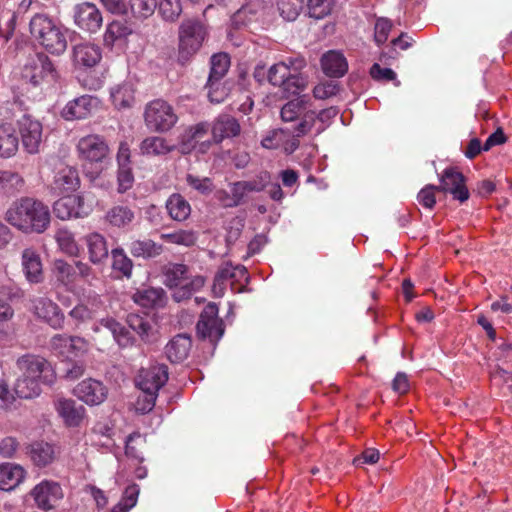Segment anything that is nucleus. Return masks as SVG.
<instances>
[{"label": "nucleus", "instance_id": "nucleus-1", "mask_svg": "<svg viewBox=\"0 0 512 512\" xmlns=\"http://www.w3.org/2000/svg\"><path fill=\"white\" fill-rule=\"evenodd\" d=\"M50 219L49 207L32 197H23L14 202L6 212L7 222L24 233L45 232Z\"/></svg>", "mask_w": 512, "mask_h": 512}, {"label": "nucleus", "instance_id": "nucleus-3", "mask_svg": "<svg viewBox=\"0 0 512 512\" xmlns=\"http://www.w3.org/2000/svg\"><path fill=\"white\" fill-rule=\"evenodd\" d=\"M77 151L83 161L86 177L91 182L98 179L102 163L109 155V147L104 138L95 134L82 137L77 144Z\"/></svg>", "mask_w": 512, "mask_h": 512}, {"label": "nucleus", "instance_id": "nucleus-21", "mask_svg": "<svg viewBox=\"0 0 512 512\" xmlns=\"http://www.w3.org/2000/svg\"><path fill=\"white\" fill-rule=\"evenodd\" d=\"M99 324L108 329L120 349H127L137 345V337L133 335L127 325H123L113 317L99 320Z\"/></svg>", "mask_w": 512, "mask_h": 512}, {"label": "nucleus", "instance_id": "nucleus-58", "mask_svg": "<svg viewBox=\"0 0 512 512\" xmlns=\"http://www.w3.org/2000/svg\"><path fill=\"white\" fill-rule=\"evenodd\" d=\"M392 29V22L387 18L377 19L374 27V39L378 45L385 43Z\"/></svg>", "mask_w": 512, "mask_h": 512}, {"label": "nucleus", "instance_id": "nucleus-16", "mask_svg": "<svg viewBox=\"0 0 512 512\" xmlns=\"http://www.w3.org/2000/svg\"><path fill=\"white\" fill-rule=\"evenodd\" d=\"M33 312L53 329H63L65 315L59 305L47 297L33 300Z\"/></svg>", "mask_w": 512, "mask_h": 512}, {"label": "nucleus", "instance_id": "nucleus-19", "mask_svg": "<svg viewBox=\"0 0 512 512\" xmlns=\"http://www.w3.org/2000/svg\"><path fill=\"white\" fill-rule=\"evenodd\" d=\"M73 392L78 399L92 406L104 402L108 395L106 386L101 381L92 378L78 383Z\"/></svg>", "mask_w": 512, "mask_h": 512}, {"label": "nucleus", "instance_id": "nucleus-10", "mask_svg": "<svg viewBox=\"0 0 512 512\" xmlns=\"http://www.w3.org/2000/svg\"><path fill=\"white\" fill-rule=\"evenodd\" d=\"M22 77L28 80L33 86H38L42 82H52L57 77V71L44 53H37L25 65L22 71Z\"/></svg>", "mask_w": 512, "mask_h": 512}, {"label": "nucleus", "instance_id": "nucleus-34", "mask_svg": "<svg viewBox=\"0 0 512 512\" xmlns=\"http://www.w3.org/2000/svg\"><path fill=\"white\" fill-rule=\"evenodd\" d=\"M28 453L33 464L39 468L50 465L55 459L54 447L42 441L32 443Z\"/></svg>", "mask_w": 512, "mask_h": 512}, {"label": "nucleus", "instance_id": "nucleus-4", "mask_svg": "<svg viewBox=\"0 0 512 512\" xmlns=\"http://www.w3.org/2000/svg\"><path fill=\"white\" fill-rule=\"evenodd\" d=\"M29 26L32 37L51 54L60 55L66 50L65 34L47 15L36 14Z\"/></svg>", "mask_w": 512, "mask_h": 512}, {"label": "nucleus", "instance_id": "nucleus-24", "mask_svg": "<svg viewBox=\"0 0 512 512\" xmlns=\"http://www.w3.org/2000/svg\"><path fill=\"white\" fill-rule=\"evenodd\" d=\"M133 301L148 309H159L166 305L167 296L162 288L149 287L138 289L132 296Z\"/></svg>", "mask_w": 512, "mask_h": 512}, {"label": "nucleus", "instance_id": "nucleus-20", "mask_svg": "<svg viewBox=\"0 0 512 512\" xmlns=\"http://www.w3.org/2000/svg\"><path fill=\"white\" fill-rule=\"evenodd\" d=\"M126 325L133 331L141 342L152 344L157 341V330L151 319L139 314L130 313L126 316Z\"/></svg>", "mask_w": 512, "mask_h": 512}, {"label": "nucleus", "instance_id": "nucleus-50", "mask_svg": "<svg viewBox=\"0 0 512 512\" xmlns=\"http://www.w3.org/2000/svg\"><path fill=\"white\" fill-rule=\"evenodd\" d=\"M131 33V29L122 21L114 20L108 24L104 34V41L108 45H113L114 42L122 37Z\"/></svg>", "mask_w": 512, "mask_h": 512}, {"label": "nucleus", "instance_id": "nucleus-7", "mask_svg": "<svg viewBox=\"0 0 512 512\" xmlns=\"http://www.w3.org/2000/svg\"><path fill=\"white\" fill-rule=\"evenodd\" d=\"M218 306L214 302L208 303L200 313L196 324V334L201 340H209L216 346L225 332V325L218 316Z\"/></svg>", "mask_w": 512, "mask_h": 512}, {"label": "nucleus", "instance_id": "nucleus-39", "mask_svg": "<svg viewBox=\"0 0 512 512\" xmlns=\"http://www.w3.org/2000/svg\"><path fill=\"white\" fill-rule=\"evenodd\" d=\"M166 208L170 217L176 221L186 220L191 213L190 204L181 194H171L166 201Z\"/></svg>", "mask_w": 512, "mask_h": 512}, {"label": "nucleus", "instance_id": "nucleus-14", "mask_svg": "<svg viewBox=\"0 0 512 512\" xmlns=\"http://www.w3.org/2000/svg\"><path fill=\"white\" fill-rule=\"evenodd\" d=\"M17 124L25 151L30 154L38 153L42 143V124L29 115H23Z\"/></svg>", "mask_w": 512, "mask_h": 512}, {"label": "nucleus", "instance_id": "nucleus-27", "mask_svg": "<svg viewBox=\"0 0 512 512\" xmlns=\"http://www.w3.org/2000/svg\"><path fill=\"white\" fill-rule=\"evenodd\" d=\"M56 410L69 427L79 426L85 415L84 406L72 399L58 400Z\"/></svg>", "mask_w": 512, "mask_h": 512}, {"label": "nucleus", "instance_id": "nucleus-55", "mask_svg": "<svg viewBox=\"0 0 512 512\" xmlns=\"http://www.w3.org/2000/svg\"><path fill=\"white\" fill-rule=\"evenodd\" d=\"M24 188V180L17 174L3 171L0 191H20Z\"/></svg>", "mask_w": 512, "mask_h": 512}, {"label": "nucleus", "instance_id": "nucleus-29", "mask_svg": "<svg viewBox=\"0 0 512 512\" xmlns=\"http://www.w3.org/2000/svg\"><path fill=\"white\" fill-rule=\"evenodd\" d=\"M80 188L78 171L73 167L60 169L53 181L52 189L57 192H76Z\"/></svg>", "mask_w": 512, "mask_h": 512}, {"label": "nucleus", "instance_id": "nucleus-2", "mask_svg": "<svg viewBox=\"0 0 512 512\" xmlns=\"http://www.w3.org/2000/svg\"><path fill=\"white\" fill-rule=\"evenodd\" d=\"M169 378L168 367L165 364L155 363L148 368H141L136 377V386L142 391L138 398V405L143 412L153 409L159 390L167 383Z\"/></svg>", "mask_w": 512, "mask_h": 512}, {"label": "nucleus", "instance_id": "nucleus-37", "mask_svg": "<svg viewBox=\"0 0 512 512\" xmlns=\"http://www.w3.org/2000/svg\"><path fill=\"white\" fill-rule=\"evenodd\" d=\"M19 141L10 124L0 125V156L9 158L18 150Z\"/></svg>", "mask_w": 512, "mask_h": 512}, {"label": "nucleus", "instance_id": "nucleus-30", "mask_svg": "<svg viewBox=\"0 0 512 512\" xmlns=\"http://www.w3.org/2000/svg\"><path fill=\"white\" fill-rule=\"evenodd\" d=\"M236 186L241 187L243 192H282L280 184L272 180L267 171H260L256 178L251 181L238 182Z\"/></svg>", "mask_w": 512, "mask_h": 512}, {"label": "nucleus", "instance_id": "nucleus-31", "mask_svg": "<svg viewBox=\"0 0 512 512\" xmlns=\"http://www.w3.org/2000/svg\"><path fill=\"white\" fill-rule=\"evenodd\" d=\"M26 472L22 466L14 463L0 465V489L9 491L17 487L25 478Z\"/></svg>", "mask_w": 512, "mask_h": 512}, {"label": "nucleus", "instance_id": "nucleus-44", "mask_svg": "<svg viewBox=\"0 0 512 512\" xmlns=\"http://www.w3.org/2000/svg\"><path fill=\"white\" fill-rule=\"evenodd\" d=\"M112 269L120 272L122 276L130 278L132 276L133 262L127 256L124 249L117 247L111 251Z\"/></svg>", "mask_w": 512, "mask_h": 512}, {"label": "nucleus", "instance_id": "nucleus-59", "mask_svg": "<svg viewBox=\"0 0 512 512\" xmlns=\"http://www.w3.org/2000/svg\"><path fill=\"white\" fill-rule=\"evenodd\" d=\"M85 371V364L82 360H69L65 363L63 377L66 380H76L80 378Z\"/></svg>", "mask_w": 512, "mask_h": 512}, {"label": "nucleus", "instance_id": "nucleus-62", "mask_svg": "<svg viewBox=\"0 0 512 512\" xmlns=\"http://www.w3.org/2000/svg\"><path fill=\"white\" fill-rule=\"evenodd\" d=\"M186 181L191 189L200 192L211 191L214 189L211 179L207 177L200 178L192 174H187Z\"/></svg>", "mask_w": 512, "mask_h": 512}, {"label": "nucleus", "instance_id": "nucleus-11", "mask_svg": "<svg viewBox=\"0 0 512 512\" xmlns=\"http://www.w3.org/2000/svg\"><path fill=\"white\" fill-rule=\"evenodd\" d=\"M50 344L54 351L67 360L82 358L90 349V343L85 338L67 334L54 335Z\"/></svg>", "mask_w": 512, "mask_h": 512}, {"label": "nucleus", "instance_id": "nucleus-36", "mask_svg": "<svg viewBox=\"0 0 512 512\" xmlns=\"http://www.w3.org/2000/svg\"><path fill=\"white\" fill-rule=\"evenodd\" d=\"M441 192H468L464 175L456 168L448 167L440 178Z\"/></svg>", "mask_w": 512, "mask_h": 512}, {"label": "nucleus", "instance_id": "nucleus-52", "mask_svg": "<svg viewBox=\"0 0 512 512\" xmlns=\"http://www.w3.org/2000/svg\"><path fill=\"white\" fill-rule=\"evenodd\" d=\"M54 272L56 278L62 284L72 283L76 279V268L64 260H55Z\"/></svg>", "mask_w": 512, "mask_h": 512}, {"label": "nucleus", "instance_id": "nucleus-47", "mask_svg": "<svg viewBox=\"0 0 512 512\" xmlns=\"http://www.w3.org/2000/svg\"><path fill=\"white\" fill-rule=\"evenodd\" d=\"M158 13L169 22H174L182 13L180 0H160L158 2Z\"/></svg>", "mask_w": 512, "mask_h": 512}, {"label": "nucleus", "instance_id": "nucleus-15", "mask_svg": "<svg viewBox=\"0 0 512 512\" xmlns=\"http://www.w3.org/2000/svg\"><path fill=\"white\" fill-rule=\"evenodd\" d=\"M21 268L26 281L31 285L44 282L45 274L42 258L33 247H27L21 252Z\"/></svg>", "mask_w": 512, "mask_h": 512}, {"label": "nucleus", "instance_id": "nucleus-54", "mask_svg": "<svg viewBox=\"0 0 512 512\" xmlns=\"http://www.w3.org/2000/svg\"><path fill=\"white\" fill-rule=\"evenodd\" d=\"M203 285L204 279L200 276H197L190 282L185 284L182 283L180 286L176 287L173 298L177 302L189 299L193 292L201 288Z\"/></svg>", "mask_w": 512, "mask_h": 512}, {"label": "nucleus", "instance_id": "nucleus-57", "mask_svg": "<svg viewBox=\"0 0 512 512\" xmlns=\"http://www.w3.org/2000/svg\"><path fill=\"white\" fill-rule=\"evenodd\" d=\"M137 440L145 442V440L142 439V435L140 434V432L135 431L128 435L125 441V454L128 458H133L138 460L139 462H143L144 458L141 455V451L138 449L136 445H134V443Z\"/></svg>", "mask_w": 512, "mask_h": 512}, {"label": "nucleus", "instance_id": "nucleus-22", "mask_svg": "<svg viewBox=\"0 0 512 512\" xmlns=\"http://www.w3.org/2000/svg\"><path fill=\"white\" fill-rule=\"evenodd\" d=\"M249 275L245 266L236 265L227 262L222 265L214 277L213 291L215 294L222 296L225 289V282L229 279L235 281H248Z\"/></svg>", "mask_w": 512, "mask_h": 512}, {"label": "nucleus", "instance_id": "nucleus-26", "mask_svg": "<svg viewBox=\"0 0 512 512\" xmlns=\"http://www.w3.org/2000/svg\"><path fill=\"white\" fill-rule=\"evenodd\" d=\"M240 131L237 119L228 114L219 115L212 125V136L216 143L222 142L225 138L235 137Z\"/></svg>", "mask_w": 512, "mask_h": 512}, {"label": "nucleus", "instance_id": "nucleus-63", "mask_svg": "<svg viewBox=\"0 0 512 512\" xmlns=\"http://www.w3.org/2000/svg\"><path fill=\"white\" fill-rule=\"evenodd\" d=\"M134 182V176L132 174L131 168L129 166L119 167L118 170V183H119V191L125 192L132 188Z\"/></svg>", "mask_w": 512, "mask_h": 512}, {"label": "nucleus", "instance_id": "nucleus-61", "mask_svg": "<svg viewBox=\"0 0 512 512\" xmlns=\"http://www.w3.org/2000/svg\"><path fill=\"white\" fill-rule=\"evenodd\" d=\"M206 88L208 89V98L212 103H222L228 95L227 89L221 85L220 81L213 85L207 82Z\"/></svg>", "mask_w": 512, "mask_h": 512}, {"label": "nucleus", "instance_id": "nucleus-18", "mask_svg": "<svg viewBox=\"0 0 512 512\" xmlns=\"http://www.w3.org/2000/svg\"><path fill=\"white\" fill-rule=\"evenodd\" d=\"M100 101L91 95H82L69 101L62 110L65 120H80L92 115L99 107Z\"/></svg>", "mask_w": 512, "mask_h": 512}, {"label": "nucleus", "instance_id": "nucleus-49", "mask_svg": "<svg viewBox=\"0 0 512 512\" xmlns=\"http://www.w3.org/2000/svg\"><path fill=\"white\" fill-rule=\"evenodd\" d=\"M158 7V0H130V8L134 17L146 19L153 15Z\"/></svg>", "mask_w": 512, "mask_h": 512}, {"label": "nucleus", "instance_id": "nucleus-25", "mask_svg": "<svg viewBox=\"0 0 512 512\" xmlns=\"http://www.w3.org/2000/svg\"><path fill=\"white\" fill-rule=\"evenodd\" d=\"M191 347L188 334H177L165 346V354L171 363H181L188 357Z\"/></svg>", "mask_w": 512, "mask_h": 512}, {"label": "nucleus", "instance_id": "nucleus-9", "mask_svg": "<svg viewBox=\"0 0 512 512\" xmlns=\"http://www.w3.org/2000/svg\"><path fill=\"white\" fill-rule=\"evenodd\" d=\"M144 120L149 129L166 132L176 124L178 118L171 105L162 99H156L146 105Z\"/></svg>", "mask_w": 512, "mask_h": 512}, {"label": "nucleus", "instance_id": "nucleus-42", "mask_svg": "<svg viewBox=\"0 0 512 512\" xmlns=\"http://www.w3.org/2000/svg\"><path fill=\"white\" fill-rule=\"evenodd\" d=\"M210 64L211 67L208 76V83L213 85L217 81H221L228 72L230 67V58L227 53H216L212 55Z\"/></svg>", "mask_w": 512, "mask_h": 512}, {"label": "nucleus", "instance_id": "nucleus-64", "mask_svg": "<svg viewBox=\"0 0 512 512\" xmlns=\"http://www.w3.org/2000/svg\"><path fill=\"white\" fill-rule=\"evenodd\" d=\"M69 316L78 324L85 323L93 318V312L84 304H77L69 312Z\"/></svg>", "mask_w": 512, "mask_h": 512}, {"label": "nucleus", "instance_id": "nucleus-12", "mask_svg": "<svg viewBox=\"0 0 512 512\" xmlns=\"http://www.w3.org/2000/svg\"><path fill=\"white\" fill-rule=\"evenodd\" d=\"M92 210L80 194H64L53 205L55 216L61 220L87 216Z\"/></svg>", "mask_w": 512, "mask_h": 512}, {"label": "nucleus", "instance_id": "nucleus-60", "mask_svg": "<svg viewBox=\"0 0 512 512\" xmlns=\"http://www.w3.org/2000/svg\"><path fill=\"white\" fill-rule=\"evenodd\" d=\"M339 91V85L334 81H328L314 87L313 95L317 99H327L335 96Z\"/></svg>", "mask_w": 512, "mask_h": 512}, {"label": "nucleus", "instance_id": "nucleus-38", "mask_svg": "<svg viewBox=\"0 0 512 512\" xmlns=\"http://www.w3.org/2000/svg\"><path fill=\"white\" fill-rule=\"evenodd\" d=\"M162 272L163 283L169 288H176L188 279V267L182 263H168Z\"/></svg>", "mask_w": 512, "mask_h": 512}, {"label": "nucleus", "instance_id": "nucleus-48", "mask_svg": "<svg viewBox=\"0 0 512 512\" xmlns=\"http://www.w3.org/2000/svg\"><path fill=\"white\" fill-rule=\"evenodd\" d=\"M277 6L283 19L294 21L303 8V0H278Z\"/></svg>", "mask_w": 512, "mask_h": 512}, {"label": "nucleus", "instance_id": "nucleus-40", "mask_svg": "<svg viewBox=\"0 0 512 512\" xmlns=\"http://www.w3.org/2000/svg\"><path fill=\"white\" fill-rule=\"evenodd\" d=\"M174 148L175 146L169 145L164 138L159 136L147 137L140 145L142 154L152 156L166 155L172 152Z\"/></svg>", "mask_w": 512, "mask_h": 512}, {"label": "nucleus", "instance_id": "nucleus-32", "mask_svg": "<svg viewBox=\"0 0 512 512\" xmlns=\"http://www.w3.org/2000/svg\"><path fill=\"white\" fill-rule=\"evenodd\" d=\"M129 252L134 258L150 260L160 256L164 247L152 239L134 240L129 244Z\"/></svg>", "mask_w": 512, "mask_h": 512}, {"label": "nucleus", "instance_id": "nucleus-53", "mask_svg": "<svg viewBox=\"0 0 512 512\" xmlns=\"http://www.w3.org/2000/svg\"><path fill=\"white\" fill-rule=\"evenodd\" d=\"M335 0H308L309 15L315 19H323L332 12Z\"/></svg>", "mask_w": 512, "mask_h": 512}, {"label": "nucleus", "instance_id": "nucleus-28", "mask_svg": "<svg viewBox=\"0 0 512 512\" xmlns=\"http://www.w3.org/2000/svg\"><path fill=\"white\" fill-rule=\"evenodd\" d=\"M323 72L332 78L344 76L348 70V63L342 53L337 51H328L321 58Z\"/></svg>", "mask_w": 512, "mask_h": 512}, {"label": "nucleus", "instance_id": "nucleus-56", "mask_svg": "<svg viewBox=\"0 0 512 512\" xmlns=\"http://www.w3.org/2000/svg\"><path fill=\"white\" fill-rule=\"evenodd\" d=\"M369 74L375 81H395L396 86L400 85L396 73L391 68H382L378 63L371 66Z\"/></svg>", "mask_w": 512, "mask_h": 512}, {"label": "nucleus", "instance_id": "nucleus-45", "mask_svg": "<svg viewBox=\"0 0 512 512\" xmlns=\"http://www.w3.org/2000/svg\"><path fill=\"white\" fill-rule=\"evenodd\" d=\"M161 239L168 243L193 246L197 241V234L193 230H177L170 233H162Z\"/></svg>", "mask_w": 512, "mask_h": 512}, {"label": "nucleus", "instance_id": "nucleus-51", "mask_svg": "<svg viewBox=\"0 0 512 512\" xmlns=\"http://www.w3.org/2000/svg\"><path fill=\"white\" fill-rule=\"evenodd\" d=\"M290 76V66L286 62H279L272 65L267 74V80L273 86L282 87L287 77Z\"/></svg>", "mask_w": 512, "mask_h": 512}, {"label": "nucleus", "instance_id": "nucleus-35", "mask_svg": "<svg viewBox=\"0 0 512 512\" xmlns=\"http://www.w3.org/2000/svg\"><path fill=\"white\" fill-rule=\"evenodd\" d=\"M43 382L37 380V378L27 377L20 374L14 385V392L20 399H32L37 397L42 392Z\"/></svg>", "mask_w": 512, "mask_h": 512}, {"label": "nucleus", "instance_id": "nucleus-46", "mask_svg": "<svg viewBox=\"0 0 512 512\" xmlns=\"http://www.w3.org/2000/svg\"><path fill=\"white\" fill-rule=\"evenodd\" d=\"M307 84L306 77L300 72H292L290 69V76L287 77L281 88L287 96L299 95L306 88Z\"/></svg>", "mask_w": 512, "mask_h": 512}, {"label": "nucleus", "instance_id": "nucleus-17", "mask_svg": "<svg viewBox=\"0 0 512 512\" xmlns=\"http://www.w3.org/2000/svg\"><path fill=\"white\" fill-rule=\"evenodd\" d=\"M74 21L80 29L95 33L102 26L103 17L95 4L83 2L74 8Z\"/></svg>", "mask_w": 512, "mask_h": 512}, {"label": "nucleus", "instance_id": "nucleus-6", "mask_svg": "<svg viewBox=\"0 0 512 512\" xmlns=\"http://www.w3.org/2000/svg\"><path fill=\"white\" fill-rule=\"evenodd\" d=\"M310 101L309 95H299L281 108L280 115L284 122L299 120L291 131L294 137L306 135L315 124L316 112L309 109Z\"/></svg>", "mask_w": 512, "mask_h": 512}, {"label": "nucleus", "instance_id": "nucleus-41", "mask_svg": "<svg viewBox=\"0 0 512 512\" xmlns=\"http://www.w3.org/2000/svg\"><path fill=\"white\" fill-rule=\"evenodd\" d=\"M134 219V212L127 206L117 205L109 209L105 215V220L111 226L124 228Z\"/></svg>", "mask_w": 512, "mask_h": 512}, {"label": "nucleus", "instance_id": "nucleus-5", "mask_svg": "<svg viewBox=\"0 0 512 512\" xmlns=\"http://www.w3.org/2000/svg\"><path fill=\"white\" fill-rule=\"evenodd\" d=\"M208 37L207 26L199 19L182 21L178 30V62L185 65L197 54Z\"/></svg>", "mask_w": 512, "mask_h": 512}, {"label": "nucleus", "instance_id": "nucleus-43", "mask_svg": "<svg viewBox=\"0 0 512 512\" xmlns=\"http://www.w3.org/2000/svg\"><path fill=\"white\" fill-rule=\"evenodd\" d=\"M111 99L118 109L130 108L134 103V90L129 83H123L111 89Z\"/></svg>", "mask_w": 512, "mask_h": 512}, {"label": "nucleus", "instance_id": "nucleus-23", "mask_svg": "<svg viewBox=\"0 0 512 512\" xmlns=\"http://www.w3.org/2000/svg\"><path fill=\"white\" fill-rule=\"evenodd\" d=\"M73 63L77 67L92 68L96 66L101 58L99 46L91 43H80L73 47Z\"/></svg>", "mask_w": 512, "mask_h": 512}, {"label": "nucleus", "instance_id": "nucleus-13", "mask_svg": "<svg viewBox=\"0 0 512 512\" xmlns=\"http://www.w3.org/2000/svg\"><path fill=\"white\" fill-rule=\"evenodd\" d=\"M30 494L37 506L45 511L53 509L64 496L61 485L53 480L41 481Z\"/></svg>", "mask_w": 512, "mask_h": 512}, {"label": "nucleus", "instance_id": "nucleus-33", "mask_svg": "<svg viewBox=\"0 0 512 512\" xmlns=\"http://www.w3.org/2000/svg\"><path fill=\"white\" fill-rule=\"evenodd\" d=\"M89 259L93 264H101L108 258L107 241L103 235L94 232L86 236Z\"/></svg>", "mask_w": 512, "mask_h": 512}, {"label": "nucleus", "instance_id": "nucleus-8", "mask_svg": "<svg viewBox=\"0 0 512 512\" xmlns=\"http://www.w3.org/2000/svg\"><path fill=\"white\" fill-rule=\"evenodd\" d=\"M20 374L28 378H37L45 386H51L56 380V373L51 363L44 357L35 354H25L16 361Z\"/></svg>", "mask_w": 512, "mask_h": 512}]
</instances>
